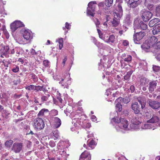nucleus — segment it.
Masks as SVG:
<instances>
[{
  "instance_id": "1",
  "label": "nucleus",
  "mask_w": 160,
  "mask_h": 160,
  "mask_svg": "<svg viewBox=\"0 0 160 160\" xmlns=\"http://www.w3.org/2000/svg\"><path fill=\"white\" fill-rule=\"evenodd\" d=\"M142 49L147 52H153L156 53V58L160 61V41L152 36L146 40L141 46Z\"/></svg>"
},
{
  "instance_id": "2",
  "label": "nucleus",
  "mask_w": 160,
  "mask_h": 160,
  "mask_svg": "<svg viewBox=\"0 0 160 160\" xmlns=\"http://www.w3.org/2000/svg\"><path fill=\"white\" fill-rule=\"evenodd\" d=\"M160 114V111H159ZM145 117L148 120H147V123L142 125L141 127L142 129H147L152 128L153 130L155 129L153 127V124L152 123H158V125L160 126V120L159 118L156 115H153L152 116L151 113L147 112L144 115Z\"/></svg>"
},
{
  "instance_id": "3",
  "label": "nucleus",
  "mask_w": 160,
  "mask_h": 160,
  "mask_svg": "<svg viewBox=\"0 0 160 160\" xmlns=\"http://www.w3.org/2000/svg\"><path fill=\"white\" fill-rule=\"evenodd\" d=\"M23 39L18 38H16L17 42L20 44H24L30 41L33 38L32 32L28 29L25 30L22 33Z\"/></svg>"
},
{
  "instance_id": "4",
  "label": "nucleus",
  "mask_w": 160,
  "mask_h": 160,
  "mask_svg": "<svg viewBox=\"0 0 160 160\" xmlns=\"http://www.w3.org/2000/svg\"><path fill=\"white\" fill-rule=\"evenodd\" d=\"M128 122L125 118L121 119V122L115 126V128L118 131L124 132L126 131L129 130Z\"/></svg>"
},
{
  "instance_id": "5",
  "label": "nucleus",
  "mask_w": 160,
  "mask_h": 160,
  "mask_svg": "<svg viewBox=\"0 0 160 160\" xmlns=\"http://www.w3.org/2000/svg\"><path fill=\"white\" fill-rule=\"evenodd\" d=\"M98 32L99 38L107 42H114L115 38L112 35H109L107 33H102L101 31L97 29Z\"/></svg>"
},
{
  "instance_id": "6",
  "label": "nucleus",
  "mask_w": 160,
  "mask_h": 160,
  "mask_svg": "<svg viewBox=\"0 0 160 160\" xmlns=\"http://www.w3.org/2000/svg\"><path fill=\"white\" fill-rule=\"evenodd\" d=\"M33 126L35 129L39 131L43 129L44 127V123L41 118H37L34 119Z\"/></svg>"
},
{
  "instance_id": "7",
  "label": "nucleus",
  "mask_w": 160,
  "mask_h": 160,
  "mask_svg": "<svg viewBox=\"0 0 160 160\" xmlns=\"http://www.w3.org/2000/svg\"><path fill=\"white\" fill-rule=\"evenodd\" d=\"M58 77V76H57ZM59 77H58V80L60 81L59 83L60 84H61L62 86L64 87V88L66 87V88H68V82L69 80H71V78H70V74L68 73L66 74V75H65L62 77H60L58 76Z\"/></svg>"
},
{
  "instance_id": "8",
  "label": "nucleus",
  "mask_w": 160,
  "mask_h": 160,
  "mask_svg": "<svg viewBox=\"0 0 160 160\" xmlns=\"http://www.w3.org/2000/svg\"><path fill=\"white\" fill-rule=\"evenodd\" d=\"M105 94L108 97V101L112 102L115 99V97L119 96V92L118 91H115L113 90L109 89L106 90Z\"/></svg>"
},
{
  "instance_id": "9",
  "label": "nucleus",
  "mask_w": 160,
  "mask_h": 160,
  "mask_svg": "<svg viewBox=\"0 0 160 160\" xmlns=\"http://www.w3.org/2000/svg\"><path fill=\"white\" fill-rule=\"evenodd\" d=\"M24 26V24L20 21H15L10 24L12 32L14 33L17 29Z\"/></svg>"
},
{
  "instance_id": "10",
  "label": "nucleus",
  "mask_w": 160,
  "mask_h": 160,
  "mask_svg": "<svg viewBox=\"0 0 160 160\" xmlns=\"http://www.w3.org/2000/svg\"><path fill=\"white\" fill-rule=\"evenodd\" d=\"M96 3L94 1H92L88 3L87 9V14L88 15L93 16Z\"/></svg>"
},
{
  "instance_id": "11",
  "label": "nucleus",
  "mask_w": 160,
  "mask_h": 160,
  "mask_svg": "<svg viewBox=\"0 0 160 160\" xmlns=\"http://www.w3.org/2000/svg\"><path fill=\"white\" fill-rule=\"evenodd\" d=\"M145 35L144 32H139L136 33L133 35V41L134 43L137 44L140 43V41Z\"/></svg>"
},
{
  "instance_id": "12",
  "label": "nucleus",
  "mask_w": 160,
  "mask_h": 160,
  "mask_svg": "<svg viewBox=\"0 0 160 160\" xmlns=\"http://www.w3.org/2000/svg\"><path fill=\"white\" fill-rule=\"evenodd\" d=\"M22 143L20 142H15L13 144L12 148V150L16 153L19 152L22 150Z\"/></svg>"
},
{
  "instance_id": "13",
  "label": "nucleus",
  "mask_w": 160,
  "mask_h": 160,
  "mask_svg": "<svg viewBox=\"0 0 160 160\" xmlns=\"http://www.w3.org/2000/svg\"><path fill=\"white\" fill-rule=\"evenodd\" d=\"M152 14L151 12L148 11H146L142 13V17L144 21L147 22L152 17Z\"/></svg>"
},
{
  "instance_id": "14",
  "label": "nucleus",
  "mask_w": 160,
  "mask_h": 160,
  "mask_svg": "<svg viewBox=\"0 0 160 160\" xmlns=\"http://www.w3.org/2000/svg\"><path fill=\"white\" fill-rule=\"evenodd\" d=\"M134 25L135 32L136 29L139 28L143 30L146 29L147 28V25L144 24L141 21L139 23V24H138V21H135L134 22Z\"/></svg>"
},
{
  "instance_id": "15",
  "label": "nucleus",
  "mask_w": 160,
  "mask_h": 160,
  "mask_svg": "<svg viewBox=\"0 0 160 160\" xmlns=\"http://www.w3.org/2000/svg\"><path fill=\"white\" fill-rule=\"evenodd\" d=\"M148 102L149 106L153 109H157L160 107L159 102L151 99L148 100Z\"/></svg>"
},
{
  "instance_id": "16",
  "label": "nucleus",
  "mask_w": 160,
  "mask_h": 160,
  "mask_svg": "<svg viewBox=\"0 0 160 160\" xmlns=\"http://www.w3.org/2000/svg\"><path fill=\"white\" fill-rule=\"evenodd\" d=\"M91 159V155L90 152L87 151H85L81 154L79 160H90Z\"/></svg>"
},
{
  "instance_id": "17",
  "label": "nucleus",
  "mask_w": 160,
  "mask_h": 160,
  "mask_svg": "<svg viewBox=\"0 0 160 160\" xmlns=\"http://www.w3.org/2000/svg\"><path fill=\"white\" fill-rule=\"evenodd\" d=\"M131 108L135 114H137L139 113L140 111V108L139 107L138 102H134L132 103V104Z\"/></svg>"
},
{
  "instance_id": "18",
  "label": "nucleus",
  "mask_w": 160,
  "mask_h": 160,
  "mask_svg": "<svg viewBox=\"0 0 160 160\" xmlns=\"http://www.w3.org/2000/svg\"><path fill=\"white\" fill-rule=\"evenodd\" d=\"M53 120L54 126L55 128H58L60 127L61 124V121L60 118L57 117H54Z\"/></svg>"
},
{
  "instance_id": "19",
  "label": "nucleus",
  "mask_w": 160,
  "mask_h": 160,
  "mask_svg": "<svg viewBox=\"0 0 160 160\" xmlns=\"http://www.w3.org/2000/svg\"><path fill=\"white\" fill-rule=\"evenodd\" d=\"M157 84V82L155 81H153L149 82L148 89L150 92H152L154 91L156 88Z\"/></svg>"
},
{
  "instance_id": "20",
  "label": "nucleus",
  "mask_w": 160,
  "mask_h": 160,
  "mask_svg": "<svg viewBox=\"0 0 160 160\" xmlns=\"http://www.w3.org/2000/svg\"><path fill=\"white\" fill-rule=\"evenodd\" d=\"M128 3L131 8H134L137 7L140 3L139 0H129Z\"/></svg>"
},
{
  "instance_id": "21",
  "label": "nucleus",
  "mask_w": 160,
  "mask_h": 160,
  "mask_svg": "<svg viewBox=\"0 0 160 160\" xmlns=\"http://www.w3.org/2000/svg\"><path fill=\"white\" fill-rule=\"evenodd\" d=\"M149 80L145 78H142L140 80V83L142 86H148V83L149 82Z\"/></svg>"
},
{
  "instance_id": "22",
  "label": "nucleus",
  "mask_w": 160,
  "mask_h": 160,
  "mask_svg": "<svg viewBox=\"0 0 160 160\" xmlns=\"http://www.w3.org/2000/svg\"><path fill=\"white\" fill-rule=\"evenodd\" d=\"M152 33L154 35L157 34L158 32H160V24L156 25L153 28L152 31Z\"/></svg>"
},
{
  "instance_id": "23",
  "label": "nucleus",
  "mask_w": 160,
  "mask_h": 160,
  "mask_svg": "<svg viewBox=\"0 0 160 160\" xmlns=\"http://www.w3.org/2000/svg\"><path fill=\"white\" fill-rule=\"evenodd\" d=\"M160 21V19L158 18H155L151 20L149 23V26L150 27H152L154 25Z\"/></svg>"
},
{
  "instance_id": "24",
  "label": "nucleus",
  "mask_w": 160,
  "mask_h": 160,
  "mask_svg": "<svg viewBox=\"0 0 160 160\" xmlns=\"http://www.w3.org/2000/svg\"><path fill=\"white\" fill-rule=\"evenodd\" d=\"M135 122L134 120L132 121V122H131V124H130V126L129 127V130H137L138 128V125L135 124Z\"/></svg>"
},
{
  "instance_id": "25",
  "label": "nucleus",
  "mask_w": 160,
  "mask_h": 160,
  "mask_svg": "<svg viewBox=\"0 0 160 160\" xmlns=\"http://www.w3.org/2000/svg\"><path fill=\"white\" fill-rule=\"evenodd\" d=\"M130 119L131 122H132V121L134 120L135 122V124L138 125H139L142 122V121L141 120V118H139L137 117V116L132 117V118H130Z\"/></svg>"
},
{
  "instance_id": "26",
  "label": "nucleus",
  "mask_w": 160,
  "mask_h": 160,
  "mask_svg": "<svg viewBox=\"0 0 160 160\" xmlns=\"http://www.w3.org/2000/svg\"><path fill=\"white\" fill-rule=\"evenodd\" d=\"M119 101L121 102H123L125 103H127L130 102V100L128 99H127V98H123L121 97H119L116 100V103Z\"/></svg>"
},
{
  "instance_id": "27",
  "label": "nucleus",
  "mask_w": 160,
  "mask_h": 160,
  "mask_svg": "<svg viewBox=\"0 0 160 160\" xmlns=\"http://www.w3.org/2000/svg\"><path fill=\"white\" fill-rule=\"evenodd\" d=\"M138 101L140 103L141 106V108L142 109L144 108L145 106L146 101L144 98H142L140 99L138 98Z\"/></svg>"
},
{
  "instance_id": "28",
  "label": "nucleus",
  "mask_w": 160,
  "mask_h": 160,
  "mask_svg": "<svg viewBox=\"0 0 160 160\" xmlns=\"http://www.w3.org/2000/svg\"><path fill=\"white\" fill-rule=\"evenodd\" d=\"M115 103H116V108L117 111H118L119 112H120L122 110V105L121 104V102L119 101L118 102H117L116 103V101L115 102Z\"/></svg>"
},
{
  "instance_id": "29",
  "label": "nucleus",
  "mask_w": 160,
  "mask_h": 160,
  "mask_svg": "<svg viewBox=\"0 0 160 160\" xmlns=\"http://www.w3.org/2000/svg\"><path fill=\"white\" fill-rule=\"evenodd\" d=\"M122 15V13L118 12H116L113 13L114 17L115 18L117 19L118 20L119 19Z\"/></svg>"
},
{
  "instance_id": "30",
  "label": "nucleus",
  "mask_w": 160,
  "mask_h": 160,
  "mask_svg": "<svg viewBox=\"0 0 160 160\" xmlns=\"http://www.w3.org/2000/svg\"><path fill=\"white\" fill-rule=\"evenodd\" d=\"M56 42H58L59 44V48L60 49H61L62 48L63 46V41L62 38H60L57 39Z\"/></svg>"
},
{
  "instance_id": "31",
  "label": "nucleus",
  "mask_w": 160,
  "mask_h": 160,
  "mask_svg": "<svg viewBox=\"0 0 160 160\" xmlns=\"http://www.w3.org/2000/svg\"><path fill=\"white\" fill-rule=\"evenodd\" d=\"M48 110L47 109H42L38 113V116L40 117L41 116L44 115L46 113L48 112Z\"/></svg>"
},
{
  "instance_id": "32",
  "label": "nucleus",
  "mask_w": 160,
  "mask_h": 160,
  "mask_svg": "<svg viewBox=\"0 0 160 160\" xmlns=\"http://www.w3.org/2000/svg\"><path fill=\"white\" fill-rule=\"evenodd\" d=\"M88 142V147L90 148V149L93 148L95 145V143L94 141L93 140H92L90 142L89 141Z\"/></svg>"
},
{
  "instance_id": "33",
  "label": "nucleus",
  "mask_w": 160,
  "mask_h": 160,
  "mask_svg": "<svg viewBox=\"0 0 160 160\" xmlns=\"http://www.w3.org/2000/svg\"><path fill=\"white\" fill-rule=\"evenodd\" d=\"M111 22L114 27H117L119 23V21L117 20H116L114 19H110V23Z\"/></svg>"
},
{
  "instance_id": "34",
  "label": "nucleus",
  "mask_w": 160,
  "mask_h": 160,
  "mask_svg": "<svg viewBox=\"0 0 160 160\" xmlns=\"http://www.w3.org/2000/svg\"><path fill=\"white\" fill-rule=\"evenodd\" d=\"M13 141L12 140H9L7 141L5 143V145L6 147L8 148H10L12 145Z\"/></svg>"
},
{
  "instance_id": "35",
  "label": "nucleus",
  "mask_w": 160,
  "mask_h": 160,
  "mask_svg": "<svg viewBox=\"0 0 160 160\" xmlns=\"http://www.w3.org/2000/svg\"><path fill=\"white\" fill-rule=\"evenodd\" d=\"M1 29L3 31V32L4 34L6 36V38H9V33L7 31V30L5 27L4 26H3L2 28Z\"/></svg>"
},
{
  "instance_id": "36",
  "label": "nucleus",
  "mask_w": 160,
  "mask_h": 160,
  "mask_svg": "<svg viewBox=\"0 0 160 160\" xmlns=\"http://www.w3.org/2000/svg\"><path fill=\"white\" fill-rule=\"evenodd\" d=\"M110 19H111L110 17L109 16H107L105 19V22L103 23V25L105 27H107V22L108 23H110Z\"/></svg>"
},
{
  "instance_id": "37",
  "label": "nucleus",
  "mask_w": 160,
  "mask_h": 160,
  "mask_svg": "<svg viewBox=\"0 0 160 160\" xmlns=\"http://www.w3.org/2000/svg\"><path fill=\"white\" fill-rule=\"evenodd\" d=\"M106 6L108 7H110L112 5L113 0H106Z\"/></svg>"
},
{
  "instance_id": "38",
  "label": "nucleus",
  "mask_w": 160,
  "mask_h": 160,
  "mask_svg": "<svg viewBox=\"0 0 160 160\" xmlns=\"http://www.w3.org/2000/svg\"><path fill=\"white\" fill-rule=\"evenodd\" d=\"M122 118H119V117H117L113 118L112 120L118 124H119V123H120L121 122V119H122Z\"/></svg>"
},
{
  "instance_id": "39",
  "label": "nucleus",
  "mask_w": 160,
  "mask_h": 160,
  "mask_svg": "<svg viewBox=\"0 0 160 160\" xmlns=\"http://www.w3.org/2000/svg\"><path fill=\"white\" fill-rule=\"evenodd\" d=\"M36 86L33 85H31L30 86H27L26 88L29 90H35L36 89Z\"/></svg>"
},
{
  "instance_id": "40",
  "label": "nucleus",
  "mask_w": 160,
  "mask_h": 160,
  "mask_svg": "<svg viewBox=\"0 0 160 160\" xmlns=\"http://www.w3.org/2000/svg\"><path fill=\"white\" fill-rule=\"evenodd\" d=\"M156 13L157 16L160 17V5L156 7Z\"/></svg>"
},
{
  "instance_id": "41",
  "label": "nucleus",
  "mask_w": 160,
  "mask_h": 160,
  "mask_svg": "<svg viewBox=\"0 0 160 160\" xmlns=\"http://www.w3.org/2000/svg\"><path fill=\"white\" fill-rule=\"evenodd\" d=\"M83 124H82L81 125L84 128H89L91 126V124L90 123H87L86 124L85 122H83Z\"/></svg>"
},
{
  "instance_id": "42",
  "label": "nucleus",
  "mask_w": 160,
  "mask_h": 160,
  "mask_svg": "<svg viewBox=\"0 0 160 160\" xmlns=\"http://www.w3.org/2000/svg\"><path fill=\"white\" fill-rule=\"evenodd\" d=\"M10 113L7 110H4L2 112V115L5 117V118H7L8 116L10 115Z\"/></svg>"
},
{
  "instance_id": "43",
  "label": "nucleus",
  "mask_w": 160,
  "mask_h": 160,
  "mask_svg": "<svg viewBox=\"0 0 160 160\" xmlns=\"http://www.w3.org/2000/svg\"><path fill=\"white\" fill-rule=\"evenodd\" d=\"M53 136L56 138H58L59 137V132L57 130H55L53 132Z\"/></svg>"
},
{
  "instance_id": "44",
  "label": "nucleus",
  "mask_w": 160,
  "mask_h": 160,
  "mask_svg": "<svg viewBox=\"0 0 160 160\" xmlns=\"http://www.w3.org/2000/svg\"><path fill=\"white\" fill-rule=\"evenodd\" d=\"M50 95L49 94L46 95V96H42L41 97V99L42 101H46L49 97Z\"/></svg>"
},
{
  "instance_id": "45",
  "label": "nucleus",
  "mask_w": 160,
  "mask_h": 160,
  "mask_svg": "<svg viewBox=\"0 0 160 160\" xmlns=\"http://www.w3.org/2000/svg\"><path fill=\"white\" fill-rule=\"evenodd\" d=\"M153 69L154 71L158 72L160 71V67L157 66H153Z\"/></svg>"
},
{
  "instance_id": "46",
  "label": "nucleus",
  "mask_w": 160,
  "mask_h": 160,
  "mask_svg": "<svg viewBox=\"0 0 160 160\" xmlns=\"http://www.w3.org/2000/svg\"><path fill=\"white\" fill-rule=\"evenodd\" d=\"M116 10L117 12H121V13H122V7L120 4H119L118 5V7L117 8Z\"/></svg>"
},
{
  "instance_id": "47",
  "label": "nucleus",
  "mask_w": 160,
  "mask_h": 160,
  "mask_svg": "<svg viewBox=\"0 0 160 160\" xmlns=\"http://www.w3.org/2000/svg\"><path fill=\"white\" fill-rule=\"evenodd\" d=\"M132 60V57L129 55H127V57L124 59V61L127 62H129Z\"/></svg>"
},
{
  "instance_id": "48",
  "label": "nucleus",
  "mask_w": 160,
  "mask_h": 160,
  "mask_svg": "<svg viewBox=\"0 0 160 160\" xmlns=\"http://www.w3.org/2000/svg\"><path fill=\"white\" fill-rule=\"evenodd\" d=\"M43 64L45 67H48L49 66V62L47 60H45L43 61Z\"/></svg>"
},
{
  "instance_id": "49",
  "label": "nucleus",
  "mask_w": 160,
  "mask_h": 160,
  "mask_svg": "<svg viewBox=\"0 0 160 160\" xmlns=\"http://www.w3.org/2000/svg\"><path fill=\"white\" fill-rule=\"evenodd\" d=\"M15 50L16 51V53L17 54H20L21 52L22 49L19 47H17L15 48Z\"/></svg>"
},
{
  "instance_id": "50",
  "label": "nucleus",
  "mask_w": 160,
  "mask_h": 160,
  "mask_svg": "<svg viewBox=\"0 0 160 160\" xmlns=\"http://www.w3.org/2000/svg\"><path fill=\"white\" fill-rule=\"evenodd\" d=\"M94 22L95 23L96 25L97 28H99V25L100 24V22L97 19H95L94 20ZM98 29V28H97Z\"/></svg>"
},
{
  "instance_id": "51",
  "label": "nucleus",
  "mask_w": 160,
  "mask_h": 160,
  "mask_svg": "<svg viewBox=\"0 0 160 160\" xmlns=\"http://www.w3.org/2000/svg\"><path fill=\"white\" fill-rule=\"evenodd\" d=\"M12 71L14 72H17L19 70V68L18 67L16 66L15 68H13L12 70Z\"/></svg>"
},
{
  "instance_id": "52",
  "label": "nucleus",
  "mask_w": 160,
  "mask_h": 160,
  "mask_svg": "<svg viewBox=\"0 0 160 160\" xmlns=\"http://www.w3.org/2000/svg\"><path fill=\"white\" fill-rule=\"evenodd\" d=\"M51 113L53 115L55 116L58 114V111L56 110H52L51 111Z\"/></svg>"
},
{
  "instance_id": "53",
  "label": "nucleus",
  "mask_w": 160,
  "mask_h": 160,
  "mask_svg": "<svg viewBox=\"0 0 160 160\" xmlns=\"http://www.w3.org/2000/svg\"><path fill=\"white\" fill-rule=\"evenodd\" d=\"M71 25L67 22H66L65 24V28L68 29H70L71 28Z\"/></svg>"
},
{
  "instance_id": "54",
  "label": "nucleus",
  "mask_w": 160,
  "mask_h": 160,
  "mask_svg": "<svg viewBox=\"0 0 160 160\" xmlns=\"http://www.w3.org/2000/svg\"><path fill=\"white\" fill-rule=\"evenodd\" d=\"M4 49L5 50V52H4V53H7V52H8L9 50V48L8 46H6L4 47Z\"/></svg>"
},
{
  "instance_id": "55",
  "label": "nucleus",
  "mask_w": 160,
  "mask_h": 160,
  "mask_svg": "<svg viewBox=\"0 0 160 160\" xmlns=\"http://www.w3.org/2000/svg\"><path fill=\"white\" fill-rule=\"evenodd\" d=\"M91 118L93 121L95 122L97 121V118L94 115H92L91 117Z\"/></svg>"
},
{
  "instance_id": "56",
  "label": "nucleus",
  "mask_w": 160,
  "mask_h": 160,
  "mask_svg": "<svg viewBox=\"0 0 160 160\" xmlns=\"http://www.w3.org/2000/svg\"><path fill=\"white\" fill-rule=\"evenodd\" d=\"M128 42L127 40H124L122 42V44L124 46H127L128 45Z\"/></svg>"
},
{
  "instance_id": "57",
  "label": "nucleus",
  "mask_w": 160,
  "mask_h": 160,
  "mask_svg": "<svg viewBox=\"0 0 160 160\" xmlns=\"http://www.w3.org/2000/svg\"><path fill=\"white\" fill-rule=\"evenodd\" d=\"M153 6V5L151 4H148L147 6L149 10H151Z\"/></svg>"
},
{
  "instance_id": "58",
  "label": "nucleus",
  "mask_w": 160,
  "mask_h": 160,
  "mask_svg": "<svg viewBox=\"0 0 160 160\" xmlns=\"http://www.w3.org/2000/svg\"><path fill=\"white\" fill-rule=\"evenodd\" d=\"M67 58L66 57H64V59H63L62 62V64L63 65V66H64L65 65V62L66 61H67Z\"/></svg>"
},
{
  "instance_id": "59",
  "label": "nucleus",
  "mask_w": 160,
  "mask_h": 160,
  "mask_svg": "<svg viewBox=\"0 0 160 160\" xmlns=\"http://www.w3.org/2000/svg\"><path fill=\"white\" fill-rule=\"evenodd\" d=\"M130 89L131 90V92H133L135 90L134 86L133 85L131 86L130 88Z\"/></svg>"
},
{
  "instance_id": "60",
  "label": "nucleus",
  "mask_w": 160,
  "mask_h": 160,
  "mask_svg": "<svg viewBox=\"0 0 160 160\" xmlns=\"http://www.w3.org/2000/svg\"><path fill=\"white\" fill-rule=\"evenodd\" d=\"M99 69L100 70H102L103 68H104V66L103 65L101 64H99Z\"/></svg>"
},
{
  "instance_id": "61",
  "label": "nucleus",
  "mask_w": 160,
  "mask_h": 160,
  "mask_svg": "<svg viewBox=\"0 0 160 160\" xmlns=\"http://www.w3.org/2000/svg\"><path fill=\"white\" fill-rule=\"evenodd\" d=\"M60 154L63 157L66 155V152L64 151L60 152Z\"/></svg>"
},
{
  "instance_id": "62",
  "label": "nucleus",
  "mask_w": 160,
  "mask_h": 160,
  "mask_svg": "<svg viewBox=\"0 0 160 160\" xmlns=\"http://www.w3.org/2000/svg\"><path fill=\"white\" fill-rule=\"evenodd\" d=\"M155 0H145V3L146 5L148 3V2H151L152 1L153 2L155 1Z\"/></svg>"
},
{
  "instance_id": "63",
  "label": "nucleus",
  "mask_w": 160,
  "mask_h": 160,
  "mask_svg": "<svg viewBox=\"0 0 160 160\" xmlns=\"http://www.w3.org/2000/svg\"><path fill=\"white\" fill-rule=\"evenodd\" d=\"M132 73V71H130L129 72H128L127 73L126 75L128 76V77H130Z\"/></svg>"
},
{
  "instance_id": "64",
  "label": "nucleus",
  "mask_w": 160,
  "mask_h": 160,
  "mask_svg": "<svg viewBox=\"0 0 160 160\" xmlns=\"http://www.w3.org/2000/svg\"><path fill=\"white\" fill-rule=\"evenodd\" d=\"M93 136V134L92 133H89L87 137L88 138H89L90 137H92Z\"/></svg>"
}]
</instances>
